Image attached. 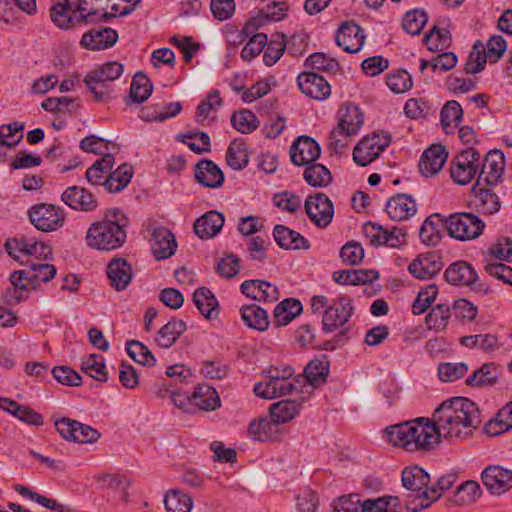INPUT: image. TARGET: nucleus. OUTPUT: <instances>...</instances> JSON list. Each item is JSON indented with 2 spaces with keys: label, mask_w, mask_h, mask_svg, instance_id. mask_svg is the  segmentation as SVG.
<instances>
[{
  "label": "nucleus",
  "mask_w": 512,
  "mask_h": 512,
  "mask_svg": "<svg viewBox=\"0 0 512 512\" xmlns=\"http://www.w3.org/2000/svg\"><path fill=\"white\" fill-rule=\"evenodd\" d=\"M462 117L463 109L461 105L455 100L448 101L440 112L441 124L445 133H453L462 121Z\"/></svg>",
  "instance_id": "obj_44"
},
{
  "label": "nucleus",
  "mask_w": 512,
  "mask_h": 512,
  "mask_svg": "<svg viewBox=\"0 0 512 512\" xmlns=\"http://www.w3.org/2000/svg\"><path fill=\"white\" fill-rule=\"evenodd\" d=\"M177 243L173 233L165 227H156L152 232L151 251L156 260H164L174 255Z\"/></svg>",
  "instance_id": "obj_22"
},
{
  "label": "nucleus",
  "mask_w": 512,
  "mask_h": 512,
  "mask_svg": "<svg viewBox=\"0 0 512 512\" xmlns=\"http://www.w3.org/2000/svg\"><path fill=\"white\" fill-rule=\"evenodd\" d=\"M482 167L478 174L477 185L484 182L494 185L501 178L504 171V156L500 151L489 152L481 162Z\"/></svg>",
  "instance_id": "obj_24"
},
{
  "label": "nucleus",
  "mask_w": 512,
  "mask_h": 512,
  "mask_svg": "<svg viewBox=\"0 0 512 512\" xmlns=\"http://www.w3.org/2000/svg\"><path fill=\"white\" fill-rule=\"evenodd\" d=\"M81 369L85 374L95 380L100 382H106L108 380L104 359L98 354H90L83 358L81 362Z\"/></svg>",
  "instance_id": "obj_49"
},
{
  "label": "nucleus",
  "mask_w": 512,
  "mask_h": 512,
  "mask_svg": "<svg viewBox=\"0 0 512 512\" xmlns=\"http://www.w3.org/2000/svg\"><path fill=\"white\" fill-rule=\"evenodd\" d=\"M455 481L456 476L454 474L441 476L434 484L430 485V487H426L423 494H419L415 500L409 501L407 510L419 512L430 507L445 491L449 490L454 485Z\"/></svg>",
  "instance_id": "obj_14"
},
{
  "label": "nucleus",
  "mask_w": 512,
  "mask_h": 512,
  "mask_svg": "<svg viewBox=\"0 0 512 512\" xmlns=\"http://www.w3.org/2000/svg\"><path fill=\"white\" fill-rule=\"evenodd\" d=\"M240 290L257 301L274 302L279 298L278 288L264 280H246L241 284Z\"/></svg>",
  "instance_id": "obj_28"
},
{
  "label": "nucleus",
  "mask_w": 512,
  "mask_h": 512,
  "mask_svg": "<svg viewBox=\"0 0 512 512\" xmlns=\"http://www.w3.org/2000/svg\"><path fill=\"white\" fill-rule=\"evenodd\" d=\"M183 320L171 319L158 331L155 341L161 348H170L186 330Z\"/></svg>",
  "instance_id": "obj_40"
},
{
  "label": "nucleus",
  "mask_w": 512,
  "mask_h": 512,
  "mask_svg": "<svg viewBox=\"0 0 512 512\" xmlns=\"http://www.w3.org/2000/svg\"><path fill=\"white\" fill-rule=\"evenodd\" d=\"M481 480L491 495L501 496L512 489V470L501 465H490L482 471Z\"/></svg>",
  "instance_id": "obj_15"
},
{
  "label": "nucleus",
  "mask_w": 512,
  "mask_h": 512,
  "mask_svg": "<svg viewBox=\"0 0 512 512\" xmlns=\"http://www.w3.org/2000/svg\"><path fill=\"white\" fill-rule=\"evenodd\" d=\"M500 371V367L495 363H485L467 378L466 384L479 387L493 385L497 382Z\"/></svg>",
  "instance_id": "obj_43"
},
{
  "label": "nucleus",
  "mask_w": 512,
  "mask_h": 512,
  "mask_svg": "<svg viewBox=\"0 0 512 512\" xmlns=\"http://www.w3.org/2000/svg\"><path fill=\"white\" fill-rule=\"evenodd\" d=\"M438 294V287L430 284L418 293L416 300L412 304V312L415 315L424 313Z\"/></svg>",
  "instance_id": "obj_63"
},
{
  "label": "nucleus",
  "mask_w": 512,
  "mask_h": 512,
  "mask_svg": "<svg viewBox=\"0 0 512 512\" xmlns=\"http://www.w3.org/2000/svg\"><path fill=\"white\" fill-rule=\"evenodd\" d=\"M132 176V166L123 163L114 172H109L107 179L104 181V187L110 193L119 192L129 184Z\"/></svg>",
  "instance_id": "obj_42"
},
{
  "label": "nucleus",
  "mask_w": 512,
  "mask_h": 512,
  "mask_svg": "<svg viewBox=\"0 0 512 512\" xmlns=\"http://www.w3.org/2000/svg\"><path fill=\"white\" fill-rule=\"evenodd\" d=\"M164 505L167 512H190L193 500L185 493L171 490L165 494Z\"/></svg>",
  "instance_id": "obj_50"
},
{
  "label": "nucleus",
  "mask_w": 512,
  "mask_h": 512,
  "mask_svg": "<svg viewBox=\"0 0 512 512\" xmlns=\"http://www.w3.org/2000/svg\"><path fill=\"white\" fill-rule=\"evenodd\" d=\"M114 165L113 153H105L91 167L86 170V179L92 185H104L109 172Z\"/></svg>",
  "instance_id": "obj_39"
},
{
  "label": "nucleus",
  "mask_w": 512,
  "mask_h": 512,
  "mask_svg": "<svg viewBox=\"0 0 512 512\" xmlns=\"http://www.w3.org/2000/svg\"><path fill=\"white\" fill-rule=\"evenodd\" d=\"M448 159V152L442 144H433L427 148L419 161V171L425 177L438 174Z\"/></svg>",
  "instance_id": "obj_20"
},
{
  "label": "nucleus",
  "mask_w": 512,
  "mask_h": 512,
  "mask_svg": "<svg viewBox=\"0 0 512 512\" xmlns=\"http://www.w3.org/2000/svg\"><path fill=\"white\" fill-rule=\"evenodd\" d=\"M478 406L468 398L455 397L445 400L436 408L433 422L416 418L386 428L387 438L394 446L408 452L432 450L440 437L466 439L481 424Z\"/></svg>",
  "instance_id": "obj_1"
},
{
  "label": "nucleus",
  "mask_w": 512,
  "mask_h": 512,
  "mask_svg": "<svg viewBox=\"0 0 512 512\" xmlns=\"http://www.w3.org/2000/svg\"><path fill=\"white\" fill-rule=\"evenodd\" d=\"M482 495L478 482L468 480L462 483L455 491V501L462 505L475 502Z\"/></svg>",
  "instance_id": "obj_59"
},
{
  "label": "nucleus",
  "mask_w": 512,
  "mask_h": 512,
  "mask_svg": "<svg viewBox=\"0 0 512 512\" xmlns=\"http://www.w3.org/2000/svg\"><path fill=\"white\" fill-rule=\"evenodd\" d=\"M386 84L391 91L400 94L410 90L413 86L411 75L406 70H397L387 75Z\"/></svg>",
  "instance_id": "obj_61"
},
{
  "label": "nucleus",
  "mask_w": 512,
  "mask_h": 512,
  "mask_svg": "<svg viewBox=\"0 0 512 512\" xmlns=\"http://www.w3.org/2000/svg\"><path fill=\"white\" fill-rule=\"evenodd\" d=\"M79 147L84 152L103 155L105 153H113L118 150L116 145L111 144L108 140L95 135H90L83 138L80 141Z\"/></svg>",
  "instance_id": "obj_53"
},
{
  "label": "nucleus",
  "mask_w": 512,
  "mask_h": 512,
  "mask_svg": "<svg viewBox=\"0 0 512 512\" xmlns=\"http://www.w3.org/2000/svg\"><path fill=\"white\" fill-rule=\"evenodd\" d=\"M248 38V42L241 51V58L249 62L264 50L267 45V35L265 33H256L255 31Z\"/></svg>",
  "instance_id": "obj_60"
},
{
  "label": "nucleus",
  "mask_w": 512,
  "mask_h": 512,
  "mask_svg": "<svg viewBox=\"0 0 512 512\" xmlns=\"http://www.w3.org/2000/svg\"><path fill=\"white\" fill-rule=\"evenodd\" d=\"M427 20L428 17L424 10L414 9L406 12L403 17L402 26L407 33L418 35L423 30Z\"/></svg>",
  "instance_id": "obj_57"
},
{
  "label": "nucleus",
  "mask_w": 512,
  "mask_h": 512,
  "mask_svg": "<svg viewBox=\"0 0 512 512\" xmlns=\"http://www.w3.org/2000/svg\"><path fill=\"white\" fill-rule=\"evenodd\" d=\"M195 178L200 184L208 188H218L224 183L222 170L209 159H202L196 164Z\"/></svg>",
  "instance_id": "obj_29"
},
{
  "label": "nucleus",
  "mask_w": 512,
  "mask_h": 512,
  "mask_svg": "<svg viewBox=\"0 0 512 512\" xmlns=\"http://www.w3.org/2000/svg\"><path fill=\"white\" fill-rule=\"evenodd\" d=\"M117 40V31L109 27H104L85 32L81 38L80 45L88 50H104L112 47Z\"/></svg>",
  "instance_id": "obj_25"
},
{
  "label": "nucleus",
  "mask_w": 512,
  "mask_h": 512,
  "mask_svg": "<svg viewBox=\"0 0 512 512\" xmlns=\"http://www.w3.org/2000/svg\"><path fill=\"white\" fill-rule=\"evenodd\" d=\"M445 217L440 214H432L422 223L419 230L421 241L428 246H435L442 238L440 228L445 226Z\"/></svg>",
  "instance_id": "obj_35"
},
{
  "label": "nucleus",
  "mask_w": 512,
  "mask_h": 512,
  "mask_svg": "<svg viewBox=\"0 0 512 512\" xmlns=\"http://www.w3.org/2000/svg\"><path fill=\"white\" fill-rule=\"evenodd\" d=\"M350 133L335 127L329 134L327 148L330 153L341 155L345 152L351 141Z\"/></svg>",
  "instance_id": "obj_62"
},
{
  "label": "nucleus",
  "mask_w": 512,
  "mask_h": 512,
  "mask_svg": "<svg viewBox=\"0 0 512 512\" xmlns=\"http://www.w3.org/2000/svg\"><path fill=\"white\" fill-rule=\"evenodd\" d=\"M484 52V43L480 40L476 41L464 66V70L467 74H476L484 69L485 64L488 62L483 55Z\"/></svg>",
  "instance_id": "obj_55"
},
{
  "label": "nucleus",
  "mask_w": 512,
  "mask_h": 512,
  "mask_svg": "<svg viewBox=\"0 0 512 512\" xmlns=\"http://www.w3.org/2000/svg\"><path fill=\"white\" fill-rule=\"evenodd\" d=\"M429 483L430 475L423 468L416 465L406 467L402 471V484L407 490L416 493V495L409 497L406 505L409 501L415 500L419 494H423L426 487H430Z\"/></svg>",
  "instance_id": "obj_27"
},
{
  "label": "nucleus",
  "mask_w": 512,
  "mask_h": 512,
  "mask_svg": "<svg viewBox=\"0 0 512 512\" xmlns=\"http://www.w3.org/2000/svg\"><path fill=\"white\" fill-rule=\"evenodd\" d=\"M244 323L252 329L265 331L269 326L267 311L256 304L246 305L240 309Z\"/></svg>",
  "instance_id": "obj_41"
},
{
  "label": "nucleus",
  "mask_w": 512,
  "mask_h": 512,
  "mask_svg": "<svg viewBox=\"0 0 512 512\" xmlns=\"http://www.w3.org/2000/svg\"><path fill=\"white\" fill-rule=\"evenodd\" d=\"M133 270L127 260L113 258L107 266V276L112 287L121 291L131 282Z\"/></svg>",
  "instance_id": "obj_30"
},
{
  "label": "nucleus",
  "mask_w": 512,
  "mask_h": 512,
  "mask_svg": "<svg viewBox=\"0 0 512 512\" xmlns=\"http://www.w3.org/2000/svg\"><path fill=\"white\" fill-rule=\"evenodd\" d=\"M113 14L89 7L87 0H62L50 8L52 22L62 30L82 28L88 24L106 22Z\"/></svg>",
  "instance_id": "obj_3"
},
{
  "label": "nucleus",
  "mask_w": 512,
  "mask_h": 512,
  "mask_svg": "<svg viewBox=\"0 0 512 512\" xmlns=\"http://www.w3.org/2000/svg\"><path fill=\"white\" fill-rule=\"evenodd\" d=\"M127 223V218L119 210L109 212L88 228L85 238L87 246L106 252L120 248L126 242Z\"/></svg>",
  "instance_id": "obj_2"
},
{
  "label": "nucleus",
  "mask_w": 512,
  "mask_h": 512,
  "mask_svg": "<svg viewBox=\"0 0 512 512\" xmlns=\"http://www.w3.org/2000/svg\"><path fill=\"white\" fill-rule=\"evenodd\" d=\"M231 124L240 133L248 134L258 127L259 121L252 111L241 110L232 114Z\"/></svg>",
  "instance_id": "obj_54"
},
{
  "label": "nucleus",
  "mask_w": 512,
  "mask_h": 512,
  "mask_svg": "<svg viewBox=\"0 0 512 512\" xmlns=\"http://www.w3.org/2000/svg\"><path fill=\"white\" fill-rule=\"evenodd\" d=\"M305 210L310 220L320 228L327 227L334 215L333 203L323 193L310 196L305 202Z\"/></svg>",
  "instance_id": "obj_16"
},
{
  "label": "nucleus",
  "mask_w": 512,
  "mask_h": 512,
  "mask_svg": "<svg viewBox=\"0 0 512 512\" xmlns=\"http://www.w3.org/2000/svg\"><path fill=\"white\" fill-rule=\"evenodd\" d=\"M329 373L327 363L320 359L311 360L305 367L303 375L290 373V420L295 418L314 389L326 381Z\"/></svg>",
  "instance_id": "obj_4"
},
{
  "label": "nucleus",
  "mask_w": 512,
  "mask_h": 512,
  "mask_svg": "<svg viewBox=\"0 0 512 512\" xmlns=\"http://www.w3.org/2000/svg\"><path fill=\"white\" fill-rule=\"evenodd\" d=\"M385 211L394 221H405L417 212V204L411 195L399 193L389 198Z\"/></svg>",
  "instance_id": "obj_21"
},
{
  "label": "nucleus",
  "mask_w": 512,
  "mask_h": 512,
  "mask_svg": "<svg viewBox=\"0 0 512 512\" xmlns=\"http://www.w3.org/2000/svg\"><path fill=\"white\" fill-rule=\"evenodd\" d=\"M25 124L23 122H12L0 127V144L6 147L17 145L23 138V130Z\"/></svg>",
  "instance_id": "obj_58"
},
{
  "label": "nucleus",
  "mask_w": 512,
  "mask_h": 512,
  "mask_svg": "<svg viewBox=\"0 0 512 512\" xmlns=\"http://www.w3.org/2000/svg\"><path fill=\"white\" fill-rule=\"evenodd\" d=\"M451 316L450 305L444 303L437 304L426 315L425 323L429 330L437 332L444 331L447 328Z\"/></svg>",
  "instance_id": "obj_45"
},
{
  "label": "nucleus",
  "mask_w": 512,
  "mask_h": 512,
  "mask_svg": "<svg viewBox=\"0 0 512 512\" xmlns=\"http://www.w3.org/2000/svg\"><path fill=\"white\" fill-rule=\"evenodd\" d=\"M224 216L220 212L211 210L194 223V231L201 239H209L216 236L224 225Z\"/></svg>",
  "instance_id": "obj_32"
},
{
  "label": "nucleus",
  "mask_w": 512,
  "mask_h": 512,
  "mask_svg": "<svg viewBox=\"0 0 512 512\" xmlns=\"http://www.w3.org/2000/svg\"><path fill=\"white\" fill-rule=\"evenodd\" d=\"M189 399L195 408L202 411H214L221 406L216 389L208 384H199L190 394Z\"/></svg>",
  "instance_id": "obj_33"
},
{
  "label": "nucleus",
  "mask_w": 512,
  "mask_h": 512,
  "mask_svg": "<svg viewBox=\"0 0 512 512\" xmlns=\"http://www.w3.org/2000/svg\"><path fill=\"white\" fill-rule=\"evenodd\" d=\"M126 350L128 355L139 364L144 366H154L156 363V358L152 352L140 341H128Z\"/></svg>",
  "instance_id": "obj_56"
},
{
  "label": "nucleus",
  "mask_w": 512,
  "mask_h": 512,
  "mask_svg": "<svg viewBox=\"0 0 512 512\" xmlns=\"http://www.w3.org/2000/svg\"><path fill=\"white\" fill-rule=\"evenodd\" d=\"M354 313L352 301L347 296L333 300L322 316V330L331 333L344 326Z\"/></svg>",
  "instance_id": "obj_10"
},
{
  "label": "nucleus",
  "mask_w": 512,
  "mask_h": 512,
  "mask_svg": "<svg viewBox=\"0 0 512 512\" xmlns=\"http://www.w3.org/2000/svg\"><path fill=\"white\" fill-rule=\"evenodd\" d=\"M460 343L468 348L478 347L484 352H491L499 348L498 337L494 334H479L463 336Z\"/></svg>",
  "instance_id": "obj_51"
},
{
  "label": "nucleus",
  "mask_w": 512,
  "mask_h": 512,
  "mask_svg": "<svg viewBox=\"0 0 512 512\" xmlns=\"http://www.w3.org/2000/svg\"><path fill=\"white\" fill-rule=\"evenodd\" d=\"M445 279L452 285L470 286L477 280V273L470 263L459 260L450 264L444 273Z\"/></svg>",
  "instance_id": "obj_31"
},
{
  "label": "nucleus",
  "mask_w": 512,
  "mask_h": 512,
  "mask_svg": "<svg viewBox=\"0 0 512 512\" xmlns=\"http://www.w3.org/2000/svg\"><path fill=\"white\" fill-rule=\"evenodd\" d=\"M305 166L303 177L309 185L325 187L331 183L332 174L326 166L314 162Z\"/></svg>",
  "instance_id": "obj_46"
},
{
  "label": "nucleus",
  "mask_w": 512,
  "mask_h": 512,
  "mask_svg": "<svg viewBox=\"0 0 512 512\" xmlns=\"http://www.w3.org/2000/svg\"><path fill=\"white\" fill-rule=\"evenodd\" d=\"M286 368H270L267 370V381L257 382L254 385V394L262 399H274L284 396L288 392V376Z\"/></svg>",
  "instance_id": "obj_13"
},
{
  "label": "nucleus",
  "mask_w": 512,
  "mask_h": 512,
  "mask_svg": "<svg viewBox=\"0 0 512 512\" xmlns=\"http://www.w3.org/2000/svg\"><path fill=\"white\" fill-rule=\"evenodd\" d=\"M445 228L452 238L468 241L482 234L485 223L473 213L459 212L445 219Z\"/></svg>",
  "instance_id": "obj_7"
},
{
  "label": "nucleus",
  "mask_w": 512,
  "mask_h": 512,
  "mask_svg": "<svg viewBox=\"0 0 512 512\" xmlns=\"http://www.w3.org/2000/svg\"><path fill=\"white\" fill-rule=\"evenodd\" d=\"M390 141L389 135L373 133L372 135L365 136L354 148V161L359 166L369 165L389 146Z\"/></svg>",
  "instance_id": "obj_11"
},
{
  "label": "nucleus",
  "mask_w": 512,
  "mask_h": 512,
  "mask_svg": "<svg viewBox=\"0 0 512 512\" xmlns=\"http://www.w3.org/2000/svg\"><path fill=\"white\" fill-rule=\"evenodd\" d=\"M31 224L39 231L53 232L64 225L65 213L61 207L53 204L40 203L28 210Z\"/></svg>",
  "instance_id": "obj_9"
},
{
  "label": "nucleus",
  "mask_w": 512,
  "mask_h": 512,
  "mask_svg": "<svg viewBox=\"0 0 512 512\" xmlns=\"http://www.w3.org/2000/svg\"><path fill=\"white\" fill-rule=\"evenodd\" d=\"M123 71L124 67L121 63L110 61L90 71L83 82L95 101L107 102L112 98L113 82L123 74Z\"/></svg>",
  "instance_id": "obj_6"
},
{
  "label": "nucleus",
  "mask_w": 512,
  "mask_h": 512,
  "mask_svg": "<svg viewBox=\"0 0 512 512\" xmlns=\"http://www.w3.org/2000/svg\"><path fill=\"white\" fill-rule=\"evenodd\" d=\"M153 90L150 79L143 72H137L130 86V98L134 103L145 102Z\"/></svg>",
  "instance_id": "obj_48"
},
{
  "label": "nucleus",
  "mask_w": 512,
  "mask_h": 512,
  "mask_svg": "<svg viewBox=\"0 0 512 512\" xmlns=\"http://www.w3.org/2000/svg\"><path fill=\"white\" fill-rule=\"evenodd\" d=\"M263 54V61L265 65H274L282 56L286 48V35L276 34L272 36V39L265 46Z\"/></svg>",
  "instance_id": "obj_52"
},
{
  "label": "nucleus",
  "mask_w": 512,
  "mask_h": 512,
  "mask_svg": "<svg viewBox=\"0 0 512 512\" xmlns=\"http://www.w3.org/2000/svg\"><path fill=\"white\" fill-rule=\"evenodd\" d=\"M226 162L234 170L244 169L249 162L246 144L241 141L231 142L226 152Z\"/></svg>",
  "instance_id": "obj_47"
},
{
  "label": "nucleus",
  "mask_w": 512,
  "mask_h": 512,
  "mask_svg": "<svg viewBox=\"0 0 512 512\" xmlns=\"http://www.w3.org/2000/svg\"><path fill=\"white\" fill-rule=\"evenodd\" d=\"M481 157L474 148L462 150L450 163V176L459 185H466L477 175Z\"/></svg>",
  "instance_id": "obj_8"
},
{
  "label": "nucleus",
  "mask_w": 512,
  "mask_h": 512,
  "mask_svg": "<svg viewBox=\"0 0 512 512\" xmlns=\"http://www.w3.org/2000/svg\"><path fill=\"white\" fill-rule=\"evenodd\" d=\"M297 84L303 94L315 100H325L331 94L328 81L314 72L301 73L297 78Z\"/></svg>",
  "instance_id": "obj_19"
},
{
  "label": "nucleus",
  "mask_w": 512,
  "mask_h": 512,
  "mask_svg": "<svg viewBox=\"0 0 512 512\" xmlns=\"http://www.w3.org/2000/svg\"><path fill=\"white\" fill-rule=\"evenodd\" d=\"M54 426L58 433L68 441L94 443L101 436V433L93 427L67 417L56 420Z\"/></svg>",
  "instance_id": "obj_12"
},
{
  "label": "nucleus",
  "mask_w": 512,
  "mask_h": 512,
  "mask_svg": "<svg viewBox=\"0 0 512 512\" xmlns=\"http://www.w3.org/2000/svg\"><path fill=\"white\" fill-rule=\"evenodd\" d=\"M287 6L285 2L276 3L273 2L266 8L261 9L256 16L248 20V26L246 30L253 29L256 27L259 29L263 25L269 22H276L282 20L286 16Z\"/></svg>",
  "instance_id": "obj_36"
},
{
  "label": "nucleus",
  "mask_w": 512,
  "mask_h": 512,
  "mask_svg": "<svg viewBox=\"0 0 512 512\" xmlns=\"http://www.w3.org/2000/svg\"><path fill=\"white\" fill-rule=\"evenodd\" d=\"M335 42L347 53H357L365 42L364 30L353 22H344L338 29Z\"/></svg>",
  "instance_id": "obj_18"
},
{
  "label": "nucleus",
  "mask_w": 512,
  "mask_h": 512,
  "mask_svg": "<svg viewBox=\"0 0 512 512\" xmlns=\"http://www.w3.org/2000/svg\"><path fill=\"white\" fill-rule=\"evenodd\" d=\"M321 153L320 145L311 137L299 136L290 146V161L305 166L315 162Z\"/></svg>",
  "instance_id": "obj_17"
},
{
  "label": "nucleus",
  "mask_w": 512,
  "mask_h": 512,
  "mask_svg": "<svg viewBox=\"0 0 512 512\" xmlns=\"http://www.w3.org/2000/svg\"><path fill=\"white\" fill-rule=\"evenodd\" d=\"M61 199L66 205L79 211H93L98 206L95 196L85 188L78 186L68 187L62 193Z\"/></svg>",
  "instance_id": "obj_26"
},
{
  "label": "nucleus",
  "mask_w": 512,
  "mask_h": 512,
  "mask_svg": "<svg viewBox=\"0 0 512 512\" xmlns=\"http://www.w3.org/2000/svg\"><path fill=\"white\" fill-rule=\"evenodd\" d=\"M288 399L271 404L269 418L253 420L248 426L249 435L257 441H277L286 434Z\"/></svg>",
  "instance_id": "obj_5"
},
{
  "label": "nucleus",
  "mask_w": 512,
  "mask_h": 512,
  "mask_svg": "<svg viewBox=\"0 0 512 512\" xmlns=\"http://www.w3.org/2000/svg\"><path fill=\"white\" fill-rule=\"evenodd\" d=\"M468 371L465 363H441L438 366V376L443 382H453L462 378Z\"/></svg>",
  "instance_id": "obj_64"
},
{
  "label": "nucleus",
  "mask_w": 512,
  "mask_h": 512,
  "mask_svg": "<svg viewBox=\"0 0 512 512\" xmlns=\"http://www.w3.org/2000/svg\"><path fill=\"white\" fill-rule=\"evenodd\" d=\"M442 269L441 257L434 253L419 255L408 266V271L417 279H431Z\"/></svg>",
  "instance_id": "obj_23"
},
{
  "label": "nucleus",
  "mask_w": 512,
  "mask_h": 512,
  "mask_svg": "<svg viewBox=\"0 0 512 512\" xmlns=\"http://www.w3.org/2000/svg\"><path fill=\"white\" fill-rule=\"evenodd\" d=\"M472 190L475 194V205L479 212L492 215L499 211L501 202L491 189L476 184Z\"/></svg>",
  "instance_id": "obj_37"
},
{
  "label": "nucleus",
  "mask_w": 512,
  "mask_h": 512,
  "mask_svg": "<svg viewBox=\"0 0 512 512\" xmlns=\"http://www.w3.org/2000/svg\"><path fill=\"white\" fill-rule=\"evenodd\" d=\"M363 125V114L360 109L352 104H345L339 110L337 128L355 136Z\"/></svg>",
  "instance_id": "obj_34"
},
{
  "label": "nucleus",
  "mask_w": 512,
  "mask_h": 512,
  "mask_svg": "<svg viewBox=\"0 0 512 512\" xmlns=\"http://www.w3.org/2000/svg\"><path fill=\"white\" fill-rule=\"evenodd\" d=\"M193 302L205 318L215 319L218 316V301L208 288H198L193 294Z\"/></svg>",
  "instance_id": "obj_38"
}]
</instances>
